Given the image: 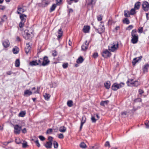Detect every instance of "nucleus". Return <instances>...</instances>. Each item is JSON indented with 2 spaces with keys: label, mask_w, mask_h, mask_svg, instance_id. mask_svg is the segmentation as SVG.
I'll return each instance as SVG.
<instances>
[{
  "label": "nucleus",
  "mask_w": 149,
  "mask_h": 149,
  "mask_svg": "<svg viewBox=\"0 0 149 149\" xmlns=\"http://www.w3.org/2000/svg\"><path fill=\"white\" fill-rule=\"evenodd\" d=\"M118 42L116 41L110 44L108 46V49L111 52H114L116 51L118 48Z\"/></svg>",
  "instance_id": "1"
},
{
  "label": "nucleus",
  "mask_w": 149,
  "mask_h": 149,
  "mask_svg": "<svg viewBox=\"0 0 149 149\" xmlns=\"http://www.w3.org/2000/svg\"><path fill=\"white\" fill-rule=\"evenodd\" d=\"M132 36L131 42L133 44L136 43L138 41V36L136 33V30L134 29L132 30L131 32Z\"/></svg>",
  "instance_id": "2"
},
{
  "label": "nucleus",
  "mask_w": 149,
  "mask_h": 149,
  "mask_svg": "<svg viewBox=\"0 0 149 149\" xmlns=\"http://www.w3.org/2000/svg\"><path fill=\"white\" fill-rule=\"evenodd\" d=\"M24 38L26 40L31 39L34 36L32 31H25L22 33Z\"/></svg>",
  "instance_id": "3"
},
{
  "label": "nucleus",
  "mask_w": 149,
  "mask_h": 149,
  "mask_svg": "<svg viewBox=\"0 0 149 149\" xmlns=\"http://www.w3.org/2000/svg\"><path fill=\"white\" fill-rule=\"evenodd\" d=\"M127 83L128 86H137L139 85V83L138 81H134L133 79H129Z\"/></svg>",
  "instance_id": "4"
},
{
  "label": "nucleus",
  "mask_w": 149,
  "mask_h": 149,
  "mask_svg": "<svg viewBox=\"0 0 149 149\" xmlns=\"http://www.w3.org/2000/svg\"><path fill=\"white\" fill-rule=\"evenodd\" d=\"M124 84L121 83L118 84L116 83H114L112 86V89L113 91H116L118 89L124 86Z\"/></svg>",
  "instance_id": "5"
},
{
  "label": "nucleus",
  "mask_w": 149,
  "mask_h": 149,
  "mask_svg": "<svg viewBox=\"0 0 149 149\" xmlns=\"http://www.w3.org/2000/svg\"><path fill=\"white\" fill-rule=\"evenodd\" d=\"M102 19H97V23L98 24H99L101 23L100 25H99V27L97 28V30L100 32V33H102L104 31V27L103 23L101 22Z\"/></svg>",
  "instance_id": "6"
},
{
  "label": "nucleus",
  "mask_w": 149,
  "mask_h": 149,
  "mask_svg": "<svg viewBox=\"0 0 149 149\" xmlns=\"http://www.w3.org/2000/svg\"><path fill=\"white\" fill-rule=\"evenodd\" d=\"M50 1L48 0H42L41 3L38 4L39 6L41 7H45L47 6L50 3Z\"/></svg>",
  "instance_id": "7"
},
{
  "label": "nucleus",
  "mask_w": 149,
  "mask_h": 149,
  "mask_svg": "<svg viewBox=\"0 0 149 149\" xmlns=\"http://www.w3.org/2000/svg\"><path fill=\"white\" fill-rule=\"evenodd\" d=\"M142 6L143 9L145 11H148L149 9V4L147 2H143Z\"/></svg>",
  "instance_id": "8"
},
{
  "label": "nucleus",
  "mask_w": 149,
  "mask_h": 149,
  "mask_svg": "<svg viewBox=\"0 0 149 149\" xmlns=\"http://www.w3.org/2000/svg\"><path fill=\"white\" fill-rule=\"evenodd\" d=\"M111 55V53L107 50H106L103 52L102 54V56L105 58H107L110 57Z\"/></svg>",
  "instance_id": "9"
},
{
  "label": "nucleus",
  "mask_w": 149,
  "mask_h": 149,
  "mask_svg": "<svg viewBox=\"0 0 149 149\" xmlns=\"http://www.w3.org/2000/svg\"><path fill=\"white\" fill-rule=\"evenodd\" d=\"M21 128V127L19 126L18 125H15L14 126V133L16 134H19L20 133Z\"/></svg>",
  "instance_id": "10"
},
{
  "label": "nucleus",
  "mask_w": 149,
  "mask_h": 149,
  "mask_svg": "<svg viewBox=\"0 0 149 149\" xmlns=\"http://www.w3.org/2000/svg\"><path fill=\"white\" fill-rule=\"evenodd\" d=\"M31 43H27L26 46L25 47V52L26 54H28L31 51Z\"/></svg>",
  "instance_id": "11"
},
{
  "label": "nucleus",
  "mask_w": 149,
  "mask_h": 149,
  "mask_svg": "<svg viewBox=\"0 0 149 149\" xmlns=\"http://www.w3.org/2000/svg\"><path fill=\"white\" fill-rule=\"evenodd\" d=\"M49 63V61L48 60V57L45 56L43 58V61L42 63V65L45 66L48 65Z\"/></svg>",
  "instance_id": "12"
},
{
  "label": "nucleus",
  "mask_w": 149,
  "mask_h": 149,
  "mask_svg": "<svg viewBox=\"0 0 149 149\" xmlns=\"http://www.w3.org/2000/svg\"><path fill=\"white\" fill-rule=\"evenodd\" d=\"M89 42L87 41H86L85 43H84L81 46V49L83 51H85L88 48L89 45Z\"/></svg>",
  "instance_id": "13"
},
{
  "label": "nucleus",
  "mask_w": 149,
  "mask_h": 149,
  "mask_svg": "<svg viewBox=\"0 0 149 149\" xmlns=\"http://www.w3.org/2000/svg\"><path fill=\"white\" fill-rule=\"evenodd\" d=\"M24 11L23 6H18L17 10V13L18 14H21Z\"/></svg>",
  "instance_id": "14"
},
{
  "label": "nucleus",
  "mask_w": 149,
  "mask_h": 149,
  "mask_svg": "<svg viewBox=\"0 0 149 149\" xmlns=\"http://www.w3.org/2000/svg\"><path fill=\"white\" fill-rule=\"evenodd\" d=\"M24 95L26 97H28L31 95L32 92L29 90H26L24 92Z\"/></svg>",
  "instance_id": "15"
},
{
  "label": "nucleus",
  "mask_w": 149,
  "mask_h": 149,
  "mask_svg": "<svg viewBox=\"0 0 149 149\" xmlns=\"http://www.w3.org/2000/svg\"><path fill=\"white\" fill-rule=\"evenodd\" d=\"M86 120V117L84 116L82 117L81 120V125L80 127V130L82 128V127L83 124L85 123Z\"/></svg>",
  "instance_id": "16"
},
{
  "label": "nucleus",
  "mask_w": 149,
  "mask_h": 149,
  "mask_svg": "<svg viewBox=\"0 0 149 149\" xmlns=\"http://www.w3.org/2000/svg\"><path fill=\"white\" fill-rule=\"evenodd\" d=\"M58 35H57V39L59 40L63 36V32L61 29H59L58 31Z\"/></svg>",
  "instance_id": "17"
},
{
  "label": "nucleus",
  "mask_w": 149,
  "mask_h": 149,
  "mask_svg": "<svg viewBox=\"0 0 149 149\" xmlns=\"http://www.w3.org/2000/svg\"><path fill=\"white\" fill-rule=\"evenodd\" d=\"M141 58L142 56H140L138 58H134L132 62L133 65L134 66L136 63L138 62L139 60H141Z\"/></svg>",
  "instance_id": "18"
},
{
  "label": "nucleus",
  "mask_w": 149,
  "mask_h": 149,
  "mask_svg": "<svg viewBox=\"0 0 149 149\" xmlns=\"http://www.w3.org/2000/svg\"><path fill=\"white\" fill-rule=\"evenodd\" d=\"M45 147L47 148H51L52 147V143L50 141L46 142L45 144H44Z\"/></svg>",
  "instance_id": "19"
},
{
  "label": "nucleus",
  "mask_w": 149,
  "mask_h": 149,
  "mask_svg": "<svg viewBox=\"0 0 149 149\" xmlns=\"http://www.w3.org/2000/svg\"><path fill=\"white\" fill-rule=\"evenodd\" d=\"M141 5V3L140 2L138 1L135 3L134 8L136 10H139L140 8Z\"/></svg>",
  "instance_id": "20"
},
{
  "label": "nucleus",
  "mask_w": 149,
  "mask_h": 149,
  "mask_svg": "<svg viewBox=\"0 0 149 149\" xmlns=\"http://www.w3.org/2000/svg\"><path fill=\"white\" fill-rule=\"evenodd\" d=\"M26 19H21V21L19 24V26L20 28H22L24 26Z\"/></svg>",
  "instance_id": "21"
},
{
  "label": "nucleus",
  "mask_w": 149,
  "mask_h": 149,
  "mask_svg": "<svg viewBox=\"0 0 149 149\" xmlns=\"http://www.w3.org/2000/svg\"><path fill=\"white\" fill-rule=\"evenodd\" d=\"M89 26H84L83 29V31L85 33H88L90 29Z\"/></svg>",
  "instance_id": "22"
},
{
  "label": "nucleus",
  "mask_w": 149,
  "mask_h": 149,
  "mask_svg": "<svg viewBox=\"0 0 149 149\" xmlns=\"http://www.w3.org/2000/svg\"><path fill=\"white\" fill-rule=\"evenodd\" d=\"M35 87H33L32 88L31 90L32 91V93H39V90L40 89V87H38L37 88V90L34 91V90L36 89Z\"/></svg>",
  "instance_id": "23"
},
{
  "label": "nucleus",
  "mask_w": 149,
  "mask_h": 149,
  "mask_svg": "<svg viewBox=\"0 0 149 149\" xmlns=\"http://www.w3.org/2000/svg\"><path fill=\"white\" fill-rule=\"evenodd\" d=\"M12 51L14 54H17L19 51V49L17 47L15 46L13 49Z\"/></svg>",
  "instance_id": "24"
},
{
  "label": "nucleus",
  "mask_w": 149,
  "mask_h": 149,
  "mask_svg": "<svg viewBox=\"0 0 149 149\" xmlns=\"http://www.w3.org/2000/svg\"><path fill=\"white\" fill-rule=\"evenodd\" d=\"M110 82L109 81H107L104 84L105 87L107 89H109L110 88Z\"/></svg>",
  "instance_id": "25"
},
{
  "label": "nucleus",
  "mask_w": 149,
  "mask_h": 149,
  "mask_svg": "<svg viewBox=\"0 0 149 149\" xmlns=\"http://www.w3.org/2000/svg\"><path fill=\"white\" fill-rule=\"evenodd\" d=\"M136 10L134 8H132L129 11L130 14V15H134L136 13Z\"/></svg>",
  "instance_id": "26"
},
{
  "label": "nucleus",
  "mask_w": 149,
  "mask_h": 149,
  "mask_svg": "<svg viewBox=\"0 0 149 149\" xmlns=\"http://www.w3.org/2000/svg\"><path fill=\"white\" fill-rule=\"evenodd\" d=\"M66 130V128L64 126H61L60 127L59 129V131L60 132H65Z\"/></svg>",
  "instance_id": "27"
},
{
  "label": "nucleus",
  "mask_w": 149,
  "mask_h": 149,
  "mask_svg": "<svg viewBox=\"0 0 149 149\" xmlns=\"http://www.w3.org/2000/svg\"><path fill=\"white\" fill-rule=\"evenodd\" d=\"M30 65L31 66L36 65H38L37 61H33L30 62Z\"/></svg>",
  "instance_id": "28"
},
{
  "label": "nucleus",
  "mask_w": 149,
  "mask_h": 149,
  "mask_svg": "<svg viewBox=\"0 0 149 149\" xmlns=\"http://www.w3.org/2000/svg\"><path fill=\"white\" fill-rule=\"evenodd\" d=\"M84 61V59L81 56H80L77 60V63H81Z\"/></svg>",
  "instance_id": "29"
},
{
  "label": "nucleus",
  "mask_w": 149,
  "mask_h": 149,
  "mask_svg": "<svg viewBox=\"0 0 149 149\" xmlns=\"http://www.w3.org/2000/svg\"><path fill=\"white\" fill-rule=\"evenodd\" d=\"M124 15L125 17H128L130 16L129 11L128 10H125L124 11Z\"/></svg>",
  "instance_id": "30"
},
{
  "label": "nucleus",
  "mask_w": 149,
  "mask_h": 149,
  "mask_svg": "<svg viewBox=\"0 0 149 149\" xmlns=\"http://www.w3.org/2000/svg\"><path fill=\"white\" fill-rule=\"evenodd\" d=\"M26 114V112L25 111H21L18 114V116L21 117H24Z\"/></svg>",
  "instance_id": "31"
},
{
  "label": "nucleus",
  "mask_w": 149,
  "mask_h": 149,
  "mask_svg": "<svg viewBox=\"0 0 149 149\" xmlns=\"http://www.w3.org/2000/svg\"><path fill=\"white\" fill-rule=\"evenodd\" d=\"M80 146L82 148H86L87 147V146L86 144L84 142H81L80 143Z\"/></svg>",
  "instance_id": "32"
},
{
  "label": "nucleus",
  "mask_w": 149,
  "mask_h": 149,
  "mask_svg": "<svg viewBox=\"0 0 149 149\" xmlns=\"http://www.w3.org/2000/svg\"><path fill=\"white\" fill-rule=\"evenodd\" d=\"M56 7V4H53L51 7L50 9V12H52L54 10Z\"/></svg>",
  "instance_id": "33"
},
{
  "label": "nucleus",
  "mask_w": 149,
  "mask_h": 149,
  "mask_svg": "<svg viewBox=\"0 0 149 149\" xmlns=\"http://www.w3.org/2000/svg\"><path fill=\"white\" fill-rule=\"evenodd\" d=\"M149 66V65L148 64H146L143 67V71L144 72H147L148 68Z\"/></svg>",
  "instance_id": "34"
},
{
  "label": "nucleus",
  "mask_w": 149,
  "mask_h": 149,
  "mask_svg": "<svg viewBox=\"0 0 149 149\" xmlns=\"http://www.w3.org/2000/svg\"><path fill=\"white\" fill-rule=\"evenodd\" d=\"M86 3L88 5L92 4L94 3V0H86Z\"/></svg>",
  "instance_id": "35"
},
{
  "label": "nucleus",
  "mask_w": 149,
  "mask_h": 149,
  "mask_svg": "<svg viewBox=\"0 0 149 149\" xmlns=\"http://www.w3.org/2000/svg\"><path fill=\"white\" fill-rule=\"evenodd\" d=\"M44 96L45 100H48L49 99L50 97V95L49 94L45 93L44 95Z\"/></svg>",
  "instance_id": "36"
},
{
  "label": "nucleus",
  "mask_w": 149,
  "mask_h": 149,
  "mask_svg": "<svg viewBox=\"0 0 149 149\" xmlns=\"http://www.w3.org/2000/svg\"><path fill=\"white\" fill-rule=\"evenodd\" d=\"M15 66L16 67H19L20 65V61L19 59H17L15 62Z\"/></svg>",
  "instance_id": "37"
},
{
  "label": "nucleus",
  "mask_w": 149,
  "mask_h": 149,
  "mask_svg": "<svg viewBox=\"0 0 149 149\" xmlns=\"http://www.w3.org/2000/svg\"><path fill=\"white\" fill-rule=\"evenodd\" d=\"M123 22L124 24H129L130 23V21L128 19H123Z\"/></svg>",
  "instance_id": "38"
},
{
  "label": "nucleus",
  "mask_w": 149,
  "mask_h": 149,
  "mask_svg": "<svg viewBox=\"0 0 149 149\" xmlns=\"http://www.w3.org/2000/svg\"><path fill=\"white\" fill-rule=\"evenodd\" d=\"M67 105L69 107H71L72 105L73 102L71 100L68 101L67 103Z\"/></svg>",
  "instance_id": "39"
},
{
  "label": "nucleus",
  "mask_w": 149,
  "mask_h": 149,
  "mask_svg": "<svg viewBox=\"0 0 149 149\" xmlns=\"http://www.w3.org/2000/svg\"><path fill=\"white\" fill-rule=\"evenodd\" d=\"M109 102L108 101H103L101 102L100 105L102 106H104L105 104H107L108 102Z\"/></svg>",
  "instance_id": "40"
},
{
  "label": "nucleus",
  "mask_w": 149,
  "mask_h": 149,
  "mask_svg": "<svg viewBox=\"0 0 149 149\" xmlns=\"http://www.w3.org/2000/svg\"><path fill=\"white\" fill-rule=\"evenodd\" d=\"M3 45L4 47H7L9 46V44L8 43V42H7L6 41H4L3 42Z\"/></svg>",
  "instance_id": "41"
},
{
  "label": "nucleus",
  "mask_w": 149,
  "mask_h": 149,
  "mask_svg": "<svg viewBox=\"0 0 149 149\" xmlns=\"http://www.w3.org/2000/svg\"><path fill=\"white\" fill-rule=\"evenodd\" d=\"M91 120L93 123H95L96 121L97 120V119H95V116H92Z\"/></svg>",
  "instance_id": "42"
},
{
  "label": "nucleus",
  "mask_w": 149,
  "mask_h": 149,
  "mask_svg": "<svg viewBox=\"0 0 149 149\" xmlns=\"http://www.w3.org/2000/svg\"><path fill=\"white\" fill-rule=\"evenodd\" d=\"M53 145L54 147L55 148H58V143L55 141H54L53 142Z\"/></svg>",
  "instance_id": "43"
},
{
  "label": "nucleus",
  "mask_w": 149,
  "mask_h": 149,
  "mask_svg": "<svg viewBox=\"0 0 149 149\" xmlns=\"http://www.w3.org/2000/svg\"><path fill=\"white\" fill-rule=\"evenodd\" d=\"M79 0H67V1L68 3L69 4H71L72 3V1H73L74 2H77Z\"/></svg>",
  "instance_id": "44"
},
{
  "label": "nucleus",
  "mask_w": 149,
  "mask_h": 149,
  "mask_svg": "<svg viewBox=\"0 0 149 149\" xmlns=\"http://www.w3.org/2000/svg\"><path fill=\"white\" fill-rule=\"evenodd\" d=\"M143 29L142 27H139L138 29V32L140 33H142L143 31Z\"/></svg>",
  "instance_id": "45"
},
{
  "label": "nucleus",
  "mask_w": 149,
  "mask_h": 149,
  "mask_svg": "<svg viewBox=\"0 0 149 149\" xmlns=\"http://www.w3.org/2000/svg\"><path fill=\"white\" fill-rule=\"evenodd\" d=\"M52 56H56L57 55V52L55 50H54L52 51Z\"/></svg>",
  "instance_id": "46"
},
{
  "label": "nucleus",
  "mask_w": 149,
  "mask_h": 149,
  "mask_svg": "<svg viewBox=\"0 0 149 149\" xmlns=\"http://www.w3.org/2000/svg\"><path fill=\"white\" fill-rule=\"evenodd\" d=\"M20 18V19H24L25 18L27 17L26 15L24 14H21L19 15Z\"/></svg>",
  "instance_id": "47"
},
{
  "label": "nucleus",
  "mask_w": 149,
  "mask_h": 149,
  "mask_svg": "<svg viewBox=\"0 0 149 149\" xmlns=\"http://www.w3.org/2000/svg\"><path fill=\"white\" fill-rule=\"evenodd\" d=\"M15 141L17 144H19L21 143V140L19 138H16L15 139Z\"/></svg>",
  "instance_id": "48"
},
{
  "label": "nucleus",
  "mask_w": 149,
  "mask_h": 149,
  "mask_svg": "<svg viewBox=\"0 0 149 149\" xmlns=\"http://www.w3.org/2000/svg\"><path fill=\"white\" fill-rule=\"evenodd\" d=\"M35 143H36V146L38 147H40V144L39 143V141H38V140H36V141H35Z\"/></svg>",
  "instance_id": "49"
},
{
  "label": "nucleus",
  "mask_w": 149,
  "mask_h": 149,
  "mask_svg": "<svg viewBox=\"0 0 149 149\" xmlns=\"http://www.w3.org/2000/svg\"><path fill=\"white\" fill-rule=\"evenodd\" d=\"M62 0H56V4L57 5H59L61 4Z\"/></svg>",
  "instance_id": "50"
},
{
  "label": "nucleus",
  "mask_w": 149,
  "mask_h": 149,
  "mask_svg": "<svg viewBox=\"0 0 149 149\" xmlns=\"http://www.w3.org/2000/svg\"><path fill=\"white\" fill-rule=\"evenodd\" d=\"M27 146V143L26 142H25L22 143V147L24 148H26Z\"/></svg>",
  "instance_id": "51"
},
{
  "label": "nucleus",
  "mask_w": 149,
  "mask_h": 149,
  "mask_svg": "<svg viewBox=\"0 0 149 149\" xmlns=\"http://www.w3.org/2000/svg\"><path fill=\"white\" fill-rule=\"evenodd\" d=\"M39 138L42 141H43L45 139V138L42 136H39Z\"/></svg>",
  "instance_id": "52"
},
{
  "label": "nucleus",
  "mask_w": 149,
  "mask_h": 149,
  "mask_svg": "<svg viewBox=\"0 0 149 149\" xmlns=\"http://www.w3.org/2000/svg\"><path fill=\"white\" fill-rule=\"evenodd\" d=\"M105 146L106 147H110V143L109 141H107L105 143Z\"/></svg>",
  "instance_id": "53"
},
{
  "label": "nucleus",
  "mask_w": 149,
  "mask_h": 149,
  "mask_svg": "<svg viewBox=\"0 0 149 149\" xmlns=\"http://www.w3.org/2000/svg\"><path fill=\"white\" fill-rule=\"evenodd\" d=\"M145 124L147 128H149V121H146L145 123Z\"/></svg>",
  "instance_id": "54"
},
{
  "label": "nucleus",
  "mask_w": 149,
  "mask_h": 149,
  "mask_svg": "<svg viewBox=\"0 0 149 149\" xmlns=\"http://www.w3.org/2000/svg\"><path fill=\"white\" fill-rule=\"evenodd\" d=\"M58 137L60 139H62L64 138V136L62 134H60L58 135Z\"/></svg>",
  "instance_id": "55"
},
{
  "label": "nucleus",
  "mask_w": 149,
  "mask_h": 149,
  "mask_svg": "<svg viewBox=\"0 0 149 149\" xmlns=\"http://www.w3.org/2000/svg\"><path fill=\"white\" fill-rule=\"evenodd\" d=\"M52 131V130L51 129H49L46 132V133L47 134H49L51 133Z\"/></svg>",
  "instance_id": "56"
},
{
  "label": "nucleus",
  "mask_w": 149,
  "mask_h": 149,
  "mask_svg": "<svg viewBox=\"0 0 149 149\" xmlns=\"http://www.w3.org/2000/svg\"><path fill=\"white\" fill-rule=\"evenodd\" d=\"M38 65H42V60L41 58H40L38 60Z\"/></svg>",
  "instance_id": "57"
},
{
  "label": "nucleus",
  "mask_w": 149,
  "mask_h": 149,
  "mask_svg": "<svg viewBox=\"0 0 149 149\" xmlns=\"http://www.w3.org/2000/svg\"><path fill=\"white\" fill-rule=\"evenodd\" d=\"M133 28V26L132 25H129L127 28V29L130 30L131 29Z\"/></svg>",
  "instance_id": "58"
},
{
  "label": "nucleus",
  "mask_w": 149,
  "mask_h": 149,
  "mask_svg": "<svg viewBox=\"0 0 149 149\" xmlns=\"http://www.w3.org/2000/svg\"><path fill=\"white\" fill-rule=\"evenodd\" d=\"M6 8L5 6H3L0 5V10H3Z\"/></svg>",
  "instance_id": "59"
},
{
  "label": "nucleus",
  "mask_w": 149,
  "mask_h": 149,
  "mask_svg": "<svg viewBox=\"0 0 149 149\" xmlns=\"http://www.w3.org/2000/svg\"><path fill=\"white\" fill-rule=\"evenodd\" d=\"M68 66V64L67 63H65L63 64V67L64 68H66Z\"/></svg>",
  "instance_id": "60"
},
{
  "label": "nucleus",
  "mask_w": 149,
  "mask_h": 149,
  "mask_svg": "<svg viewBox=\"0 0 149 149\" xmlns=\"http://www.w3.org/2000/svg\"><path fill=\"white\" fill-rule=\"evenodd\" d=\"M98 56V54L97 53H94L93 55V56L94 58H97Z\"/></svg>",
  "instance_id": "61"
},
{
  "label": "nucleus",
  "mask_w": 149,
  "mask_h": 149,
  "mask_svg": "<svg viewBox=\"0 0 149 149\" xmlns=\"http://www.w3.org/2000/svg\"><path fill=\"white\" fill-rule=\"evenodd\" d=\"M48 140H49V141H50L52 142L53 140V138L52 136H49L48 137Z\"/></svg>",
  "instance_id": "62"
},
{
  "label": "nucleus",
  "mask_w": 149,
  "mask_h": 149,
  "mask_svg": "<svg viewBox=\"0 0 149 149\" xmlns=\"http://www.w3.org/2000/svg\"><path fill=\"white\" fill-rule=\"evenodd\" d=\"M139 92L140 94L141 95L143 93L144 91L141 89H139Z\"/></svg>",
  "instance_id": "63"
},
{
  "label": "nucleus",
  "mask_w": 149,
  "mask_h": 149,
  "mask_svg": "<svg viewBox=\"0 0 149 149\" xmlns=\"http://www.w3.org/2000/svg\"><path fill=\"white\" fill-rule=\"evenodd\" d=\"M127 114V112L126 111H124L123 112H122L121 113V115L123 116H125Z\"/></svg>",
  "instance_id": "64"
}]
</instances>
